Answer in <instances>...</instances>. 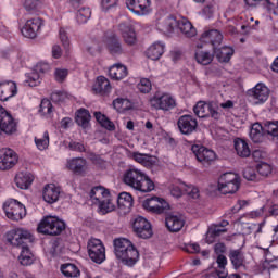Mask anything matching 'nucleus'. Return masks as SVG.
<instances>
[{
    "label": "nucleus",
    "instance_id": "nucleus-1",
    "mask_svg": "<svg viewBox=\"0 0 278 278\" xmlns=\"http://www.w3.org/2000/svg\"><path fill=\"white\" fill-rule=\"evenodd\" d=\"M7 242L12 247H22L18 262L22 266H31L34 264V254L27 242H34V237L30 231L22 228L12 229L7 232Z\"/></svg>",
    "mask_w": 278,
    "mask_h": 278
},
{
    "label": "nucleus",
    "instance_id": "nucleus-2",
    "mask_svg": "<svg viewBox=\"0 0 278 278\" xmlns=\"http://www.w3.org/2000/svg\"><path fill=\"white\" fill-rule=\"evenodd\" d=\"M123 181L138 192L149 193L155 190V182L138 168L127 169L123 175Z\"/></svg>",
    "mask_w": 278,
    "mask_h": 278
},
{
    "label": "nucleus",
    "instance_id": "nucleus-3",
    "mask_svg": "<svg viewBox=\"0 0 278 278\" xmlns=\"http://www.w3.org/2000/svg\"><path fill=\"white\" fill-rule=\"evenodd\" d=\"M114 253L116 258L124 264V266H136L140 260V252L126 238H118L113 241Z\"/></svg>",
    "mask_w": 278,
    "mask_h": 278
},
{
    "label": "nucleus",
    "instance_id": "nucleus-4",
    "mask_svg": "<svg viewBox=\"0 0 278 278\" xmlns=\"http://www.w3.org/2000/svg\"><path fill=\"white\" fill-rule=\"evenodd\" d=\"M66 229V224L55 217V216H46L38 224L37 231L43 236H60Z\"/></svg>",
    "mask_w": 278,
    "mask_h": 278
},
{
    "label": "nucleus",
    "instance_id": "nucleus-5",
    "mask_svg": "<svg viewBox=\"0 0 278 278\" xmlns=\"http://www.w3.org/2000/svg\"><path fill=\"white\" fill-rule=\"evenodd\" d=\"M240 190V176L236 173H225L218 179V191L222 194H236Z\"/></svg>",
    "mask_w": 278,
    "mask_h": 278
},
{
    "label": "nucleus",
    "instance_id": "nucleus-6",
    "mask_svg": "<svg viewBox=\"0 0 278 278\" xmlns=\"http://www.w3.org/2000/svg\"><path fill=\"white\" fill-rule=\"evenodd\" d=\"M153 110H162L163 112H170L177 108V100L170 93L156 92L149 100Z\"/></svg>",
    "mask_w": 278,
    "mask_h": 278
},
{
    "label": "nucleus",
    "instance_id": "nucleus-7",
    "mask_svg": "<svg viewBox=\"0 0 278 278\" xmlns=\"http://www.w3.org/2000/svg\"><path fill=\"white\" fill-rule=\"evenodd\" d=\"M193 112L198 118H214V121H220L223 114L218 112V104L214 102L199 101L193 106Z\"/></svg>",
    "mask_w": 278,
    "mask_h": 278
},
{
    "label": "nucleus",
    "instance_id": "nucleus-8",
    "mask_svg": "<svg viewBox=\"0 0 278 278\" xmlns=\"http://www.w3.org/2000/svg\"><path fill=\"white\" fill-rule=\"evenodd\" d=\"M3 211L10 220H23L27 216V208L18 200L9 199L3 203Z\"/></svg>",
    "mask_w": 278,
    "mask_h": 278
},
{
    "label": "nucleus",
    "instance_id": "nucleus-9",
    "mask_svg": "<svg viewBox=\"0 0 278 278\" xmlns=\"http://www.w3.org/2000/svg\"><path fill=\"white\" fill-rule=\"evenodd\" d=\"M0 129L2 134L7 136H14L18 129V122L14 119L12 113H10L5 108L0 105Z\"/></svg>",
    "mask_w": 278,
    "mask_h": 278
},
{
    "label": "nucleus",
    "instance_id": "nucleus-10",
    "mask_svg": "<svg viewBox=\"0 0 278 278\" xmlns=\"http://www.w3.org/2000/svg\"><path fill=\"white\" fill-rule=\"evenodd\" d=\"M191 151L198 162L202 164V166H205L206 168L208 166H212L214 162L216 161V152L214 150L207 149L202 144H193L191 147Z\"/></svg>",
    "mask_w": 278,
    "mask_h": 278
},
{
    "label": "nucleus",
    "instance_id": "nucleus-11",
    "mask_svg": "<svg viewBox=\"0 0 278 278\" xmlns=\"http://www.w3.org/2000/svg\"><path fill=\"white\" fill-rule=\"evenodd\" d=\"M87 251L91 262L103 264L105 260V245L100 239H90L87 243Z\"/></svg>",
    "mask_w": 278,
    "mask_h": 278
},
{
    "label": "nucleus",
    "instance_id": "nucleus-12",
    "mask_svg": "<svg viewBox=\"0 0 278 278\" xmlns=\"http://www.w3.org/2000/svg\"><path fill=\"white\" fill-rule=\"evenodd\" d=\"M177 127L182 136H192L199 129V121L191 114H185L178 117Z\"/></svg>",
    "mask_w": 278,
    "mask_h": 278
},
{
    "label": "nucleus",
    "instance_id": "nucleus-13",
    "mask_svg": "<svg viewBox=\"0 0 278 278\" xmlns=\"http://www.w3.org/2000/svg\"><path fill=\"white\" fill-rule=\"evenodd\" d=\"M132 231L138 238L142 240H149L153 236V228L151 223L142 216H138L132 222Z\"/></svg>",
    "mask_w": 278,
    "mask_h": 278
},
{
    "label": "nucleus",
    "instance_id": "nucleus-14",
    "mask_svg": "<svg viewBox=\"0 0 278 278\" xmlns=\"http://www.w3.org/2000/svg\"><path fill=\"white\" fill-rule=\"evenodd\" d=\"M142 207L153 214H164L167 210H170V205L166 200L157 197L148 198L142 202Z\"/></svg>",
    "mask_w": 278,
    "mask_h": 278
},
{
    "label": "nucleus",
    "instance_id": "nucleus-15",
    "mask_svg": "<svg viewBox=\"0 0 278 278\" xmlns=\"http://www.w3.org/2000/svg\"><path fill=\"white\" fill-rule=\"evenodd\" d=\"M15 164H18V154L10 148L0 149V170H10Z\"/></svg>",
    "mask_w": 278,
    "mask_h": 278
},
{
    "label": "nucleus",
    "instance_id": "nucleus-16",
    "mask_svg": "<svg viewBox=\"0 0 278 278\" xmlns=\"http://www.w3.org/2000/svg\"><path fill=\"white\" fill-rule=\"evenodd\" d=\"M117 29L122 36L125 45L134 47L138 42V36L136 35V28L129 22H122L118 24Z\"/></svg>",
    "mask_w": 278,
    "mask_h": 278
},
{
    "label": "nucleus",
    "instance_id": "nucleus-17",
    "mask_svg": "<svg viewBox=\"0 0 278 278\" xmlns=\"http://www.w3.org/2000/svg\"><path fill=\"white\" fill-rule=\"evenodd\" d=\"M200 42L210 45L212 46V49H216L223 45V33L218 29L205 30L200 37Z\"/></svg>",
    "mask_w": 278,
    "mask_h": 278
},
{
    "label": "nucleus",
    "instance_id": "nucleus-18",
    "mask_svg": "<svg viewBox=\"0 0 278 278\" xmlns=\"http://www.w3.org/2000/svg\"><path fill=\"white\" fill-rule=\"evenodd\" d=\"M42 27V18L40 17H34L30 20H27L24 27L21 29L22 35L25 38H36L38 36V33L40 31V28Z\"/></svg>",
    "mask_w": 278,
    "mask_h": 278
},
{
    "label": "nucleus",
    "instance_id": "nucleus-19",
    "mask_svg": "<svg viewBox=\"0 0 278 278\" xmlns=\"http://www.w3.org/2000/svg\"><path fill=\"white\" fill-rule=\"evenodd\" d=\"M126 7L130 12L142 16L149 14V9L151 8V0H126Z\"/></svg>",
    "mask_w": 278,
    "mask_h": 278
},
{
    "label": "nucleus",
    "instance_id": "nucleus-20",
    "mask_svg": "<svg viewBox=\"0 0 278 278\" xmlns=\"http://www.w3.org/2000/svg\"><path fill=\"white\" fill-rule=\"evenodd\" d=\"M66 168L71 170L74 175H79L84 177L88 172V161L84 157H74L67 160Z\"/></svg>",
    "mask_w": 278,
    "mask_h": 278
},
{
    "label": "nucleus",
    "instance_id": "nucleus-21",
    "mask_svg": "<svg viewBox=\"0 0 278 278\" xmlns=\"http://www.w3.org/2000/svg\"><path fill=\"white\" fill-rule=\"evenodd\" d=\"M16 94H18V88L14 81L5 80L0 83V101H10Z\"/></svg>",
    "mask_w": 278,
    "mask_h": 278
},
{
    "label": "nucleus",
    "instance_id": "nucleus-22",
    "mask_svg": "<svg viewBox=\"0 0 278 278\" xmlns=\"http://www.w3.org/2000/svg\"><path fill=\"white\" fill-rule=\"evenodd\" d=\"M249 97L255 101L256 104L266 103L268 101V87L262 84H257L253 89L248 91Z\"/></svg>",
    "mask_w": 278,
    "mask_h": 278
},
{
    "label": "nucleus",
    "instance_id": "nucleus-23",
    "mask_svg": "<svg viewBox=\"0 0 278 278\" xmlns=\"http://www.w3.org/2000/svg\"><path fill=\"white\" fill-rule=\"evenodd\" d=\"M43 201L50 205L58 203L60 200V187H56L53 184L46 185L42 192Z\"/></svg>",
    "mask_w": 278,
    "mask_h": 278
},
{
    "label": "nucleus",
    "instance_id": "nucleus-24",
    "mask_svg": "<svg viewBox=\"0 0 278 278\" xmlns=\"http://www.w3.org/2000/svg\"><path fill=\"white\" fill-rule=\"evenodd\" d=\"M110 90H112V86L110 85V80L105 78V76H99L97 81L92 86V91L94 94H100V97H105V94H110Z\"/></svg>",
    "mask_w": 278,
    "mask_h": 278
},
{
    "label": "nucleus",
    "instance_id": "nucleus-25",
    "mask_svg": "<svg viewBox=\"0 0 278 278\" xmlns=\"http://www.w3.org/2000/svg\"><path fill=\"white\" fill-rule=\"evenodd\" d=\"M106 49L111 55H123L125 53L123 43H121V39L116 35H111L106 38Z\"/></svg>",
    "mask_w": 278,
    "mask_h": 278
},
{
    "label": "nucleus",
    "instance_id": "nucleus-26",
    "mask_svg": "<svg viewBox=\"0 0 278 278\" xmlns=\"http://www.w3.org/2000/svg\"><path fill=\"white\" fill-rule=\"evenodd\" d=\"M92 116L90 115V111L88 109H79L75 113V123L81 129H90V121Z\"/></svg>",
    "mask_w": 278,
    "mask_h": 278
},
{
    "label": "nucleus",
    "instance_id": "nucleus-27",
    "mask_svg": "<svg viewBox=\"0 0 278 278\" xmlns=\"http://www.w3.org/2000/svg\"><path fill=\"white\" fill-rule=\"evenodd\" d=\"M185 222L180 216L167 215L165 218V226L172 233H177L184 229Z\"/></svg>",
    "mask_w": 278,
    "mask_h": 278
},
{
    "label": "nucleus",
    "instance_id": "nucleus-28",
    "mask_svg": "<svg viewBox=\"0 0 278 278\" xmlns=\"http://www.w3.org/2000/svg\"><path fill=\"white\" fill-rule=\"evenodd\" d=\"M235 50L231 47L224 46L222 48L217 47L213 49V55L217 58L218 62L227 64L233 56Z\"/></svg>",
    "mask_w": 278,
    "mask_h": 278
},
{
    "label": "nucleus",
    "instance_id": "nucleus-29",
    "mask_svg": "<svg viewBox=\"0 0 278 278\" xmlns=\"http://www.w3.org/2000/svg\"><path fill=\"white\" fill-rule=\"evenodd\" d=\"M178 29L186 36V38H194L197 36V28L188 21V18L182 17L180 20H177V26Z\"/></svg>",
    "mask_w": 278,
    "mask_h": 278
},
{
    "label": "nucleus",
    "instance_id": "nucleus-30",
    "mask_svg": "<svg viewBox=\"0 0 278 278\" xmlns=\"http://www.w3.org/2000/svg\"><path fill=\"white\" fill-rule=\"evenodd\" d=\"M15 184L21 190H27L34 184V175L28 172H20L15 176Z\"/></svg>",
    "mask_w": 278,
    "mask_h": 278
},
{
    "label": "nucleus",
    "instance_id": "nucleus-31",
    "mask_svg": "<svg viewBox=\"0 0 278 278\" xmlns=\"http://www.w3.org/2000/svg\"><path fill=\"white\" fill-rule=\"evenodd\" d=\"M156 27L163 34H172L177 27V17L169 15L165 20L157 22Z\"/></svg>",
    "mask_w": 278,
    "mask_h": 278
},
{
    "label": "nucleus",
    "instance_id": "nucleus-32",
    "mask_svg": "<svg viewBox=\"0 0 278 278\" xmlns=\"http://www.w3.org/2000/svg\"><path fill=\"white\" fill-rule=\"evenodd\" d=\"M128 75L127 66L116 63L109 68V77L111 79H115L116 81H121V79H125Z\"/></svg>",
    "mask_w": 278,
    "mask_h": 278
},
{
    "label": "nucleus",
    "instance_id": "nucleus-33",
    "mask_svg": "<svg viewBox=\"0 0 278 278\" xmlns=\"http://www.w3.org/2000/svg\"><path fill=\"white\" fill-rule=\"evenodd\" d=\"M228 257L235 270H239V268H242V266H244V253L241 249L230 250Z\"/></svg>",
    "mask_w": 278,
    "mask_h": 278
},
{
    "label": "nucleus",
    "instance_id": "nucleus-34",
    "mask_svg": "<svg viewBox=\"0 0 278 278\" xmlns=\"http://www.w3.org/2000/svg\"><path fill=\"white\" fill-rule=\"evenodd\" d=\"M146 55L149 60H160L162 55H164V43L154 42L148 48V50L146 51Z\"/></svg>",
    "mask_w": 278,
    "mask_h": 278
},
{
    "label": "nucleus",
    "instance_id": "nucleus-35",
    "mask_svg": "<svg viewBox=\"0 0 278 278\" xmlns=\"http://www.w3.org/2000/svg\"><path fill=\"white\" fill-rule=\"evenodd\" d=\"M117 205L119 210H125L126 212H129V210L134 207V197H131V193H119L117 197Z\"/></svg>",
    "mask_w": 278,
    "mask_h": 278
},
{
    "label": "nucleus",
    "instance_id": "nucleus-36",
    "mask_svg": "<svg viewBox=\"0 0 278 278\" xmlns=\"http://www.w3.org/2000/svg\"><path fill=\"white\" fill-rule=\"evenodd\" d=\"M235 150L239 157H249L251 155V148H249V143L244 139H235Z\"/></svg>",
    "mask_w": 278,
    "mask_h": 278
},
{
    "label": "nucleus",
    "instance_id": "nucleus-37",
    "mask_svg": "<svg viewBox=\"0 0 278 278\" xmlns=\"http://www.w3.org/2000/svg\"><path fill=\"white\" fill-rule=\"evenodd\" d=\"M89 197L97 201V203H101L103 199H108V197H110V191H108L103 186H97L91 189Z\"/></svg>",
    "mask_w": 278,
    "mask_h": 278
},
{
    "label": "nucleus",
    "instance_id": "nucleus-38",
    "mask_svg": "<svg viewBox=\"0 0 278 278\" xmlns=\"http://www.w3.org/2000/svg\"><path fill=\"white\" fill-rule=\"evenodd\" d=\"M61 273L64 275V277L67 278H75L79 277L81 275V271L78 267H76L75 264L72 263H65L61 265Z\"/></svg>",
    "mask_w": 278,
    "mask_h": 278
},
{
    "label": "nucleus",
    "instance_id": "nucleus-39",
    "mask_svg": "<svg viewBox=\"0 0 278 278\" xmlns=\"http://www.w3.org/2000/svg\"><path fill=\"white\" fill-rule=\"evenodd\" d=\"M264 127L260 123H255L252 125L250 129V138L252 142L260 143L262 142V139L264 138V134L262 132Z\"/></svg>",
    "mask_w": 278,
    "mask_h": 278
},
{
    "label": "nucleus",
    "instance_id": "nucleus-40",
    "mask_svg": "<svg viewBox=\"0 0 278 278\" xmlns=\"http://www.w3.org/2000/svg\"><path fill=\"white\" fill-rule=\"evenodd\" d=\"M92 16V11L88 7H83L76 12V21L79 25H84L90 21Z\"/></svg>",
    "mask_w": 278,
    "mask_h": 278
},
{
    "label": "nucleus",
    "instance_id": "nucleus-41",
    "mask_svg": "<svg viewBox=\"0 0 278 278\" xmlns=\"http://www.w3.org/2000/svg\"><path fill=\"white\" fill-rule=\"evenodd\" d=\"M113 108L119 113L127 112L131 110V101L129 99L117 98L113 101Z\"/></svg>",
    "mask_w": 278,
    "mask_h": 278
},
{
    "label": "nucleus",
    "instance_id": "nucleus-42",
    "mask_svg": "<svg viewBox=\"0 0 278 278\" xmlns=\"http://www.w3.org/2000/svg\"><path fill=\"white\" fill-rule=\"evenodd\" d=\"M195 60L198 64H202V66H207L212 64L214 60V54H211L206 51H198L195 52Z\"/></svg>",
    "mask_w": 278,
    "mask_h": 278
},
{
    "label": "nucleus",
    "instance_id": "nucleus-43",
    "mask_svg": "<svg viewBox=\"0 0 278 278\" xmlns=\"http://www.w3.org/2000/svg\"><path fill=\"white\" fill-rule=\"evenodd\" d=\"M39 113L41 116H45V118H51V115L53 114V104L49 101V99L41 100Z\"/></svg>",
    "mask_w": 278,
    "mask_h": 278
},
{
    "label": "nucleus",
    "instance_id": "nucleus-44",
    "mask_svg": "<svg viewBox=\"0 0 278 278\" xmlns=\"http://www.w3.org/2000/svg\"><path fill=\"white\" fill-rule=\"evenodd\" d=\"M264 129L268 136H271V138H276V140H278V121L265 122Z\"/></svg>",
    "mask_w": 278,
    "mask_h": 278
},
{
    "label": "nucleus",
    "instance_id": "nucleus-45",
    "mask_svg": "<svg viewBox=\"0 0 278 278\" xmlns=\"http://www.w3.org/2000/svg\"><path fill=\"white\" fill-rule=\"evenodd\" d=\"M35 144L39 151L49 149V131H45L41 138L35 137Z\"/></svg>",
    "mask_w": 278,
    "mask_h": 278
},
{
    "label": "nucleus",
    "instance_id": "nucleus-46",
    "mask_svg": "<svg viewBox=\"0 0 278 278\" xmlns=\"http://www.w3.org/2000/svg\"><path fill=\"white\" fill-rule=\"evenodd\" d=\"M137 88L142 94H149L153 86L151 85V80H149V78H141L137 85Z\"/></svg>",
    "mask_w": 278,
    "mask_h": 278
},
{
    "label": "nucleus",
    "instance_id": "nucleus-47",
    "mask_svg": "<svg viewBox=\"0 0 278 278\" xmlns=\"http://www.w3.org/2000/svg\"><path fill=\"white\" fill-rule=\"evenodd\" d=\"M243 177L247 179V181H260L257 169L251 166L243 169Z\"/></svg>",
    "mask_w": 278,
    "mask_h": 278
},
{
    "label": "nucleus",
    "instance_id": "nucleus-48",
    "mask_svg": "<svg viewBox=\"0 0 278 278\" xmlns=\"http://www.w3.org/2000/svg\"><path fill=\"white\" fill-rule=\"evenodd\" d=\"M256 170L262 177H268L273 173V167L268 163H260Z\"/></svg>",
    "mask_w": 278,
    "mask_h": 278
},
{
    "label": "nucleus",
    "instance_id": "nucleus-49",
    "mask_svg": "<svg viewBox=\"0 0 278 278\" xmlns=\"http://www.w3.org/2000/svg\"><path fill=\"white\" fill-rule=\"evenodd\" d=\"M26 84L30 86V88H36V86H40V74L38 72H33L28 75L26 79Z\"/></svg>",
    "mask_w": 278,
    "mask_h": 278
},
{
    "label": "nucleus",
    "instance_id": "nucleus-50",
    "mask_svg": "<svg viewBox=\"0 0 278 278\" xmlns=\"http://www.w3.org/2000/svg\"><path fill=\"white\" fill-rule=\"evenodd\" d=\"M215 10H216V2H208L202 9V14L205 16V18H212V16H214Z\"/></svg>",
    "mask_w": 278,
    "mask_h": 278
},
{
    "label": "nucleus",
    "instance_id": "nucleus-51",
    "mask_svg": "<svg viewBox=\"0 0 278 278\" xmlns=\"http://www.w3.org/2000/svg\"><path fill=\"white\" fill-rule=\"evenodd\" d=\"M67 77H68V70L56 68L54 71V79L59 84H63V81H66Z\"/></svg>",
    "mask_w": 278,
    "mask_h": 278
},
{
    "label": "nucleus",
    "instance_id": "nucleus-52",
    "mask_svg": "<svg viewBox=\"0 0 278 278\" xmlns=\"http://www.w3.org/2000/svg\"><path fill=\"white\" fill-rule=\"evenodd\" d=\"M24 8L27 12H36L40 8V0H25Z\"/></svg>",
    "mask_w": 278,
    "mask_h": 278
},
{
    "label": "nucleus",
    "instance_id": "nucleus-53",
    "mask_svg": "<svg viewBox=\"0 0 278 278\" xmlns=\"http://www.w3.org/2000/svg\"><path fill=\"white\" fill-rule=\"evenodd\" d=\"M51 99L53 103H64L66 101V92L64 91H56L51 94Z\"/></svg>",
    "mask_w": 278,
    "mask_h": 278
},
{
    "label": "nucleus",
    "instance_id": "nucleus-54",
    "mask_svg": "<svg viewBox=\"0 0 278 278\" xmlns=\"http://www.w3.org/2000/svg\"><path fill=\"white\" fill-rule=\"evenodd\" d=\"M59 36L64 49H68V47H71V41L68 40V35H66V30H64V28L59 30Z\"/></svg>",
    "mask_w": 278,
    "mask_h": 278
},
{
    "label": "nucleus",
    "instance_id": "nucleus-55",
    "mask_svg": "<svg viewBox=\"0 0 278 278\" xmlns=\"http://www.w3.org/2000/svg\"><path fill=\"white\" fill-rule=\"evenodd\" d=\"M100 204V210L102 212H112L114 210V204L110 201V199L106 200H102L101 202H99Z\"/></svg>",
    "mask_w": 278,
    "mask_h": 278
},
{
    "label": "nucleus",
    "instance_id": "nucleus-56",
    "mask_svg": "<svg viewBox=\"0 0 278 278\" xmlns=\"http://www.w3.org/2000/svg\"><path fill=\"white\" fill-rule=\"evenodd\" d=\"M71 151H78V153H86V148L83 143L71 141L68 144Z\"/></svg>",
    "mask_w": 278,
    "mask_h": 278
},
{
    "label": "nucleus",
    "instance_id": "nucleus-57",
    "mask_svg": "<svg viewBox=\"0 0 278 278\" xmlns=\"http://www.w3.org/2000/svg\"><path fill=\"white\" fill-rule=\"evenodd\" d=\"M184 251L187 253H199V251H201V245L198 243H189L185 245Z\"/></svg>",
    "mask_w": 278,
    "mask_h": 278
},
{
    "label": "nucleus",
    "instance_id": "nucleus-58",
    "mask_svg": "<svg viewBox=\"0 0 278 278\" xmlns=\"http://www.w3.org/2000/svg\"><path fill=\"white\" fill-rule=\"evenodd\" d=\"M115 5H118V0H102V10L105 12Z\"/></svg>",
    "mask_w": 278,
    "mask_h": 278
},
{
    "label": "nucleus",
    "instance_id": "nucleus-59",
    "mask_svg": "<svg viewBox=\"0 0 278 278\" xmlns=\"http://www.w3.org/2000/svg\"><path fill=\"white\" fill-rule=\"evenodd\" d=\"M148 156L149 154H142L140 152L132 153V160H135V162H138L139 164H143Z\"/></svg>",
    "mask_w": 278,
    "mask_h": 278
},
{
    "label": "nucleus",
    "instance_id": "nucleus-60",
    "mask_svg": "<svg viewBox=\"0 0 278 278\" xmlns=\"http://www.w3.org/2000/svg\"><path fill=\"white\" fill-rule=\"evenodd\" d=\"M50 66L48 63H38L35 70V73H38V75H40V73H48Z\"/></svg>",
    "mask_w": 278,
    "mask_h": 278
},
{
    "label": "nucleus",
    "instance_id": "nucleus-61",
    "mask_svg": "<svg viewBox=\"0 0 278 278\" xmlns=\"http://www.w3.org/2000/svg\"><path fill=\"white\" fill-rule=\"evenodd\" d=\"M155 164H156L155 159H153V156H151V155H148L146 157V160L143 161L142 166H144L146 168H153V166H155Z\"/></svg>",
    "mask_w": 278,
    "mask_h": 278
},
{
    "label": "nucleus",
    "instance_id": "nucleus-62",
    "mask_svg": "<svg viewBox=\"0 0 278 278\" xmlns=\"http://www.w3.org/2000/svg\"><path fill=\"white\" fill-rule=\"evenodd\" d=\"M227 251V245H225V243H216L214 245V252L216 253V255H223V253H225Z\"/></svg>",
    "mask_w": 278,
    "mask_h": 278
},
{
    "label": "nucleus",
    "instance_id": "nucleus-63",
    "mask_svg": "<svg viewBox=\"0 0 278 278\" xmlns=\"http://www.w3.org/2000/svg\"><path fill=\"white\" fill-rule=\"evenodd\" d=\"M52 58H54V60H60V58H62V48L58 45H54L52 47Z\"/></svg>",
    "mask_w": 278,
    "mask_h": 278
},
{
    "label": "nucleus",
    "instance_id": "nucleus-64",
    "mask_svg": "<svg viewBox=\"0 0 278 278\" xmlns=\"http://www.w3.org/2000/svg\"><path fill=\"white\" fill-rule=\"evenodd\" d=\"M101 127H104V129H108V131H114L116 129V126L110 118L106 117L103 124H101Z\"/></svg>",
    "mask_w": 278,
    "mask_h": 278
}]
</instances>
